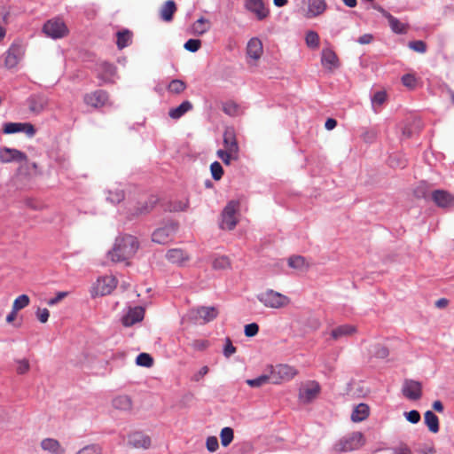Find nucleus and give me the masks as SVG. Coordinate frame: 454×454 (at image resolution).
Segmentation results:
<instances>
[{
    "mask_svg": "<svg viewBox=\"0 0 454 454\" xmlns=\"http://www.w3.org/2000/svg\"><path fill=\"white\" fill-rule=\"evenodd\" d=\"M139 247L136 237L132 235H120L116 238L114 247L108 252V257L113 262H124L131 258Z\"/></svg>",
    "mask_w": 454,
    "mask_h": 454,
    "instance_id": "f257e3e1",
    "label": "nucleus"
},
{
    "mask_svg": "<svg viewBox=\"0 0 454 454\" xmlns=\"http://www.w3.org/2000/svg\"><path fill=\"white\" fill-rule=\"evenodd\" d=\"M365 443V438L361 432L348 433L340 437L334 444V450L338 452H348L360 449Z\"/></svg>",
    "mask_w": 454,
    "mask_h": 454,
    "instance_id": "f03ea898",
    "label": "nucleus"
},
{
    "mask_svg": "<svg viewBox=\"0 0 454 454\" xmlns=\"http://www.w3.org/2000/svg\"><path fill=\"white\" fill-rule=\"evenodd\" d=\"M256 298L266 308L276 309L284 308L290 302V299L287 296L272 289L258 294Z\"/></svg>",
    "mask_w": 454,
    "mask_h": 454,
    "instance_id": "7ed1b4c3",
    "label": "nucleus"
},
{
    "mask_svg": "<svg viewBox=\"0 0 454 454\" xmlns=\"http://www.w3.org/2000/svg\"><path fill=\"white\" fill-rule=\"evenodd\" d=\"M268 371L270 383L276 385L291 380L298 373V371L294 367L284 364L270 365Z\"/></svg>",
    "mask_w": 454,
    "mask_h": 454,
    "instance_id": "20e7f679",
    "label": "nucleus"
},
{
    "mask_svg": "<svg viewBox=\"0 0 454 454\" xmlns=\"http://www.w3.org/2000/svg\"><path fill=\"white\" fill-rule=\"evenodd\" d=\"M117 284L118 281L113 275L99 277L91 288V295L94 297L110 294Z\"/></svg>",
    "mask_w": 454,
    "mask_h": 454,
    "instance_id": "39448f33",
    "label": "nucleus"
},
{
    "mask_svg": "<svg viewBox=\"0 0 454 454\" xmlns=\"http://www.w3.org/2000/svg\"><path fill=\"white\" fill-rule=\"evenodd\" d=\"M321 390L320 385L316 380H308L302 383L299 388V400L302 403H309L315 400Z\"/></svg>",
    "mask_w": 454,
    "mask_h": 454,
    "instance_id": "423d86ee",
    "label": "nucleus"
},
{
    "mask_svg": "<svg viewBox=\"0 0 454 454\" xmlns=\"http://www.w3.org/2000/svg\"><path fill=\"white\" fill-rule=\"evenodd\" d=\"M239 204L237 201L231 200L230 201L226 207H224L222 213V221L220 223V227L223 230H232L238 221L236 217V213L239 210Z\"/></svg>",
    "mask_w": 454,
    "mask_h": 454,
    "instance_id": "0eeeda50",
    "label": "nucleus"
},
{
    "mask_svg": "<svg viewBox=\"0 0 454 454\" xmlns=\"http://www.w3.org/2000/svg\"><path fill=\"white\" fill-rule=\"evenodd\" d=\"M43 31L47 36L52 39H59L67 35L68 29L64 21L57 18L48 20L44 24Z\"/></svg>",
    "mask_w": 454,
    "mask_h": 454,
    "instance_id": "6e6552de",
    "label": "nucleus"
},
{
    "mask_svg": "<svg viewBox=\"0 0 454 454\" xmlns=\"http://www.w3.org/2000/svg\"><path fill=\"white\" fill-rule=\"evenodd\" d=\"M177 230L175 223H169L163 227L156 229L152 235V240L158 244L168 243Z\"/></svg>",
    "mask_w": 454,
    "mask_h": 454,
    "instance_id": "1a4fd4ad",
    "label": "nucleus"
},
{
    "mask_svg": "<svg viewBox=\"0 0 454 454\" xmlns=\"http://www.w3.org/2000/svg\"><path fill=\"white\" fill-rule=\"evenodd\" d=\"M24 55L23 46L20 43H13L5 53L4 66L7 68L15 67L21 60Z\"/></svg>",
    "mask_w": 454,
    "mask_h": 454,
    "instance_id": "9d476101",
    "label": "nucleus"
},
{
    "mask_svg": "<svg viewBox=\"0 0 454 454\" xmlns=\"http://www.w3.org/2000/svg\"><path fill=\"white\" fill-rule=\"evenodd\" d=\"M217 314L218 312L215 307H200L192 309L189 312V317L194 321L201 319L204 323H207L215 319Z\"/></svg>",
    "mask_w": 454,
    "mask_h": 454,
    "instance_id": "9b49d317",
    "label": "nucleus"
},
{
    "mask_svg": "<svg viewBox=\"0 0 454 454\" xmlns=\"http://www.w3.org/2000/svg\"><path fill=\"white\" fill-rule=\"evenodd\" d=\"M403 395L410 400H418L422 395V385L413 380H405L402 388Z\"/></svg>",
    "mask_w": 454,
    "mask_h": 454,
    "instance_id": "f8f14e48",
    "label": "nucleus"
},
{
    "mask_svg": "<svg viewBox=\"0 0 454 454\" xmlns=\"http://www.w3.org/2000/svg\"><path fill=\"white\" fill-rule=\"evenodd\" d=\"M26 159L27 155L20 150L8 147L0 149V161L2 163L20 162L26 160Z\"/></svg>",
    "mask_w": 454,
    "mask_h": 454,
    "instance_id": "ddd939ff",
    "label": "nucleus"
},
{
    "mask_svg": "<svg viewBox=\"0 0 454 454\" xmlns=\"http://www.w3.org/2000/svg\"><path fill=\"white\" fill-rule=\"evenodd\" d=\"M245 7L247 11L254 13L259 20L266 19L269 10L265 7L262 0H245Z\"/></svg>",
    "mask_w": 454,
    "mask_h": 454,
    "instance_id": "4468645a",
    "label": "nucleus"
},
{
    "mask_svg": "<svg viewBox=\"0 0 454 454\" xmlns=\"http://www.w3.org/2000/svg\"><path fill=\"white\" fill-rule=\"evenodd\" d=\"M107 100V93L101 90H96L90 94H86L84 97L85 104L96 108L105 106Z\"/></svg>",
    "mask_w": 454,
    "mask_h": 454,
    "instance_id": "2eb2a0df",
    "label": "nucleus"
},
{
    "mask_svg": "<svg viewBox=\"0 0 454 454\" xmlns=\"http://www.w3.org/2000/svg\"><path fill=\"white\" fill-rule=\"evenodd\" d=\"M145 316V310L142 307L137 306L129 309L127 313L122 317V324L125 326H131L134 324L143 320Z\"/></svg>",
    "mask_w": 454,
    "mask_h": 454,
    "instance_id": "dca6fc26",
    "label": "nucleus"
},
{
    "mask_svg": "<svg viewBox=\"0 0 454 454\" xmlns=\"http://www.w3.org/2000/svg\"><path fill=\"white\" fill-rule=\"evenodd\" d=\"M327 9L325 0H308L307 18H315L323 14Z\"/></svg>",
    "mask_w": 454,
    "mask_h": 454,
    "instance_id": "f3484780",
    "label": "nucleus"
},
{
    "mask_svg": "<svg viewBox=\"0 0 454 454\" xmlns=\"http://www.w3.org/2000/svg\"><path fill=\"white\" fill-rule=\"evenodd\" d=\"M434 203L441 207H448L454 204V197L443 190H436L432 193Z\"/></svg>",
    "mask_w": 454,
    "mask_h": 454,
    "instance_id": "a211bd4d",
    "label": "nucleus"
},
{
    "mask_svg": "<svg viewBox=\"0 0 454 454\" xmlns=\"http://www.w3.org/2000/svg\"><path fill=\"white\" fill-rule=\"evenodd\" d=\"M262 43L259 38L253 37L248 41L247 45V54L248 58L256 61L262 57Z\"/></svg>",
    "mask_w": 454,
    "mask_h": 454,
    "instance_id": "6ab92c4d",
    "label": "nucleus"
},
{
    "mask_svg": "<svg viewBox=\"0 0 454 454\" xmlns=\"http://www.w3.org/2000/svg\"><path fill=\"white\" fill-rule=\"evenodd\" d=\"M321 64L330 71L336 69L339 67V60L334 51L331 49H324L322 51Z\"/></svg>",
    "mask_w": 454,
    "mask_h": 454,
    "instance_id": "aec40b11",
    "label": "nucleus"
},
{
    "mask_svg": "<svg viewBox=\"0 0 454 454\" xmlns=\"http://www.w3.org/2000/svg\"><path fill=\"white\" fill-rule=\"evenodd\" d=\"M41 448L51 454H65L66 449L53 438H45L41 442Z\"/></svg>",
    "mask_w": 454,
    "mask_h": 454,
    "instance_id": "412c9836",
    "label": "nucleus"
},
{
    "mask_svg": "<svg viewBox=\"0 0 454 454\" xmlns=\"http://www.w3.org/2000/svg\"><path fill=\"white\" fill-rule=\"evenodd\" d=\"M129 444L137 449H148L151 445V439L140 432H135L129 435Z\"/></svg>",
    "mask_w": 454,
    "mask_h": 454,
    "instance_id": "4be33fe9",
    "label": "nucleus"
},
{
    "mask_svg": "<svg viewBox=\"0 0 454 454\" xmlns=\"http://www.w3.org/2000/svg\"><path fill=\"white\" fill-rule=\"evenodd\" d=\"M48 106V98L43 95H35L28 98V107L35 114L42 113Z\"/></svg>",
    "mask_w": 454,
    "mask_h": 454,
    "instance_id": "5701e85b",
    "label": "nucleus"
},
{
    "mask_svg": "<svg viewBox=\"0 0 454 454\" xmlns=\"http://www.w3.org/2000/svg\"><path fill=\"white\" fill-rule=\"evenodd\" d=\"M210 28V20L204 17H200L191 26V34L195 35H202L209 31Z\"/></svg>",
    "mask_w": 454,
    "mask_h": 454,
    "instance_id": "b1692460",
    "label": "nucleus"
},
{
    "mask_svg": "<svg viewBox=\"0 0 454 454\" xmlns=\"http://www.w3.org/2000/svg\"><path fill=\"white\" fill-rule=\"evenodd\" d=\"M384 16L387 18L389 27L395 34H405L407 31V25L401 22L397 18L394 17L387 12H384Z\"/></svg>",
    "mask_w": 454,
    "mask_h": 454,
    "instance_id": "393cba45",
    "label": "nucleus"
},
{
    "mask_svg": "<svg viewBox=\"0 0 454 454\" xmlns=\"http://www.w3.org/2000/svg\"><path fill=\"white\" fill-rule=\"evenodd\" d=\"M176 11V6L174 1L168 0L161 6L160 11V19L164 21L169 22L173 20V14Z\"/></svg>",
    "mask_w": 454,
    "mask_h": 454,
    "instance_id": "a878e982",
    "label": "nucleus"
},
{
    "mask_svg": "<svg viewBox=\"0 0 454 454\" xmlns=\"http://www.w3.org/2000/svg\"><path fill=\"white\" fill-rule=\"evenodd\" d=\"M20 165L18 168L19 174L25 176L38 174V166L35 162H30L27 158L26 160L20 161Z\"/></svg>",
    "mask_w": 454,
    "mask_h": 454,
    "instance_id": "bb28decb",
    "label": "nucleus"
},
{
    "mask_svg": "<svg viewBox=\"0 0 454 454\" xmlns=\"http://www.w3.org/2000/svg\"><path fill=\"white\" fill-rule=\"evenodd\" d=\"M424 422L430 432L434 434L438 433L439 419L432 411H427L425 412Z\"/></svg>",
    "mask_w": 454,
    "mask_h": 454,
    "instance_id": "cd10ccee",
    "label": "nucleus"
},
{
    "mask_svg": "<svg viewBox=\"0 0 454 454\" xmlns=\"http://www.w3.org/2000/svg\"><path fill=\"white\" fill-rule=\"evenodd\" d=\"M166 257L170 262L176 264H181L188 259L186 253L179 248L168 250Z\"/></svg>",
    "mask_w": 454,
    "mask_h": 454,
    "instance_id": "c85d7f7f",
    "label": "nucleus"
},
{
    "mask_svg": "<svg viewBox=\"0 0 454 454\" xmlns=\"http://www.w3.org/2000/svg\"><path fill=\"white\" fill-rule=\"evenodd\" d=\"M112 405L114 409L128 411L132 408V402L128 395H118L113 399Z\"/></svg>",
    "mask_w": 454,
    "mask_h": 454,
    "instance_id": "c756f323",
    "label": "nucleus"
},
{
    "mask_svg": "<svg viewBox=\"0 0 454 454\" xmlns=\"http://www.w3.org/2000/svg\"><path fill=\"white\" fill-rule=\"evenodd\" d=\"M369 416V407L365 403L356 406L351 413V419L354 422H361Z\"/></svg>",
    "mask_w": 454,
    "mask_h": 454,
    "instance_id": "7c9ffc66",
    "label": "nucleus"
},
{
    "mask_svg": "<svg viewBox=\"0 0 454 454\" xmlns=\"http://www.w3.org/2000/svg\"><path fill=\"white\" fill-rule=\"evenodd\" d=\"M356 332V327L351 325H343L336 327L331 333V336L334 340L340 339L342 337L349 336Z\"/></svg>",
    "mask_w": 454,
    "mask_h": 454,
    "instance_id": "2f4dec72",
    "label": "nucleus"
},
{
    "mask_svg": "<svg viewBox=\"0 0 454 454\" xmlns=\"http://www.w3.org/2000/svg\"><path fill=\"white\" fill-rule=\"evenodd\" d=\"M223 144L225 150L231 153H239V145L235 136L231 130H226L223 134Z\"/></svg>",
    "mask_w": 454,
    "mask_h": 454,
    "instance_id": "473e14b6",
    "label": "nucleus"
},
{
    "mask_svg": "<svg viewBox=\"0 0 454 454\" xmlns=\"http://www.w3.org/2000/svg\"><path fill=\"white\" fill-rule=\"evenodd\" d=\"M192 108L190 101L185 100L177 107L170 109L168 115L170 118L177 120Z\"/></svg>",
    "mask_w": 454,
    "mask_h": 454,
    "instance_id": "72a5a7b5",
    "label": "nucleus"
},
{
    "mask_svg": "<svg viewBox=\"0 0 454 454\" xmlns=\"http://www.w3.org/2000/svg\"><path fill=\"white\" fill-rule=\"evenodd\" d=\"M117 46L119 49H123L125 47H127L130 42H131V33L130 31L125 29V30H122V31H119L117 32Z\"/></svg>",
    "mask_w": 454,
    "mask_h": 454,
    "instance_id": "f704fd0d",
    "label": "nucleus"
},
{
    "mask_svg": "<svg viewBox=\"0 0 454 454\" xmlns=\"http://www.w3.org/2000/svg\"><path fill=\"white\" fill-rule=\"evenodd\" d=\"M246 383L251 387H260L267 383H270V378L269 373H265L255 379L247 380Z\"/></svg>",
    "mask_w": 454,
    "mask_h": 454,
    "instance_id": "c9c22d12",
    "label": "nucleus"
},
{
    "mask_svg": "<svg viewBox=\"0 0 454 454\" xmlns=\"http://www.w3.org/2000/svg\"><path fill=\"white\" fill-rule=\"evenodd\" d=\"M234 433L231 427H226L221 430L220 439L223 447H227L233 440Z\"/></svg>",
    "mask_w": 454,
    "mask_h": 454,
    "instance_id": "e433bc0d",
    "label": "nucleus"
},
{
    "mask_svg": "<svg viewBox=\"0 0 454 454\" xmlns=\"http://www.w3.org/2000/svg\"><path fill=\"white\" fill-rule=\"evenodd\" d=\"M288 265L291 268H294L296 270H302L308 267L305 258L302 256H300V255L290 257L288 260Z\"/></svg>",
    "mask_w": 454,
    "mask_h": 454,
    "instance_id": "4c0bfd02",
    "label": "nucleus"
},
{
    "mask_svg": "<svg viewBox=\"0 0 454 454\" xmlns=\"http://www.w3.org/2000/svg\"><path fill=\"white\" fill-rule=\"evenodd\" d=\"M212 266L215 270H225L231 266V262L227 256H216L213 259Z\"/></svg>",
    "mask_w": 454,
    "mask_h": 454,
    "instance_id": "58836bf2",
    "label": "nucleus"
},
{
    "mask_svg": "<svg viewBox=\"0 0 454 454\" xmlns=\"http://www.w3.org/2000/svg\"><path fill=\"white\" fill-rule=\"evenodd\" d=\"M306 44L311 49H317L319 46V35L315 31H308L305 36Z\"/></svg>",
    "mask_w": 454,
    "mask_h": 454,
    "instance_id": "ea45409f",
    "label": "nucleus"
},
{
    "mask_svg": "<svg viewBox=\"0 0 454 454\" xmlns=\"http://www.w3.org/2000/svg\"><path fill=\"white\" fill-rule=\"evenodd\" d=\"M157 200L154 197H152L148 202L143 203L142 206L136 209L135 215H139L149 213L153 208Z\"/></svg>",
    "mask_w": 454,
    "mask_h": 454,
    "instance_id": "a19ab883",
    "label": "nucleus"
},
{
    "mask_svg": "<svg viewBox=\"0 0 454 454\" xmlns=\"http://www.w3.org/2000/svg\"><path fill=\"white\" fill-rule=\"evenodd\" d=\"M24 123L20 122H7L4 124L3 131L5 134H14L17 132H22Z\"/></svg>",
    "mask_w": 454,
    "mask_h": 454,
    "instance_id": "79ce46f5",
    "label": "nucleus"
},
{
    "mask_svg": "<svg viewBox=\"0 0 454 454\" xmlns=\"http://www.w3.org/2000/svg\"><path fill=\"white\" fill-rule=\"evenodd\" d=\"M136 364L139 366L151 367L153 364V357L147 353H140L136 358Z\"/></svg>",
    "mask_w": 454,
    "mask_h": 454,
    "instance_id": "37998d69",
    "label": "nucleus"
},
{
    "mask_svg": "<svg viewBox=\"0 0 454 454\" xmlns=\"http://www.w3.org/2000/svg\"><path fill=\"white\" fill-rule=\"evenodd\" d=\"M29 304V297L27 294H21L18 296L12 304L14 310H20L26 308Z\"/></svg>",
    "mask_w": 454,
    "mask_h": 454,
    "instance_id": "c03bdc74",
    "label": "nucleus"
},
{
    "mask_svg": "<svg viewBox=\"0 0 454 454\" xmlns=\"http://www.w3.org/2000/svg\"><path fill=\"white\" fill-rule=\"evenodd\" d=\"M168 91L176 94H179L185 89V83L178 79L173 80L168 84Z\"/></svg>",
    "mask_w": 454,
    "mask_h": 454,
    "instance_id": "a18cd8bd",
    "label": "nucleus"
},
{
    "mask_svg": "<svg viewBox=\"0 0 454 454\" xmlns=\"http://www.w3.org/2000/svg\"><path fill=\"white\" fill-rule=\"evenodd\" d=\"M124 199V192L121 189L109 190L107 200L112 203H119Z\"/></svg>",
    "mask_w": 454,
    "mask_h": 454,
    "instance_id": "49530a36",
    "label": "nucleus"
},
{
    "mask_svg": "<svg viewBox=\"0 0 454 454\" xmlns=\"http://www.w3.org/2000/svg\"><path fill=\"white\" fill-rule=\"evenodd\" d=\"M210 171H211L212 177L216 181L220 180L223 175V167L218 161H214L210 165Z\"/></svg>",
    "mask_w": 454,
    "mask_h": 454,
    "instance_id": "de8ad7c7",
    "label": "nucleus"
},
{
    "mask_svg": "<svg viewBox=\"0 0 454 454\" xmlns=\"http://www.w3.org/2000/svg\"><path fill=\"white\" fill-rule=\"evenodd\" d=\"M371 353L378 358H386L389 354L388 349L380 344L373 346Z\"/></svg>",
    "mask_w": 454,
    "mask_h": 454,
    "instance_id": "09e8293b",
    "label": "nucleus"
},
{
    "mask_svg": "<svg viewBox=\"0 0 454 454\" xmlns=\"http://www.w3.org/2000/svg\"><path fill=\"white\" fill-rule=\"evenodd\" d=\"M184 47L190 52H196L201 47V41L199 39H189L185 42Z\"/></svg>",
    "mask_w": 454,
    "mask_h": 454,
    "instance_id": "8fccbe9b",
    "label": "nucleus"
},
{
    "mask_svg": "<svg viewBox=\"0 0 454 454\" xmlns=\"http://www.w3.org/2000/svg\"><path fill=\"white\" fill-rule=\"evenodd\" d=\"M75 454H101V449L98 445L90 444V445L84 446L80 450H78Z\"/></svg>",
    "mask_w": 454,
    "mask_h": 454,
    "instance_id": "3c124183",
    "label": "nucleus"
},
{
    "mask_svg": "<svg viewBox=\"0 0 454 454\" xmlns=\"http://www.w3.org/2000/svg\"><path fill=\"white\" fill-rule=\"evenodd\" d=\"M409 48L414 51L425 53L427 51V44L421 40L411 41L409 43Z\"/></svg>",
    "mask_w": 454,
    "mask_h": 454,
    "instance_id": "603ef678",
    "label": "nucleus"
},
{
    "mask_svg": "<svg viewBox=\"0 0 454 454\" xmlns=\"http://www.w3.org/2000/svg\"><path fill=\"white\" fill-rule=\"evenodd\" d=\"M30 368L29 362L27 359H20L16 361V372L19 374H25Z\"/></svg>",
    "mask_w": 454,
    "mask_h": 454,
    "instance_id": "864d4df0",
    "label": "nucleus"
},
{
    "mask_svg": "<svg viewBox=\"0 0 454 454\" xmlns=\"http://www.w3.org/2000/svg\"><path fill=\"white\" fill-rule=\"evenodd\" d=\"M216 154L218 158L221 159L225 165H230L232 155H236L237 153H231L228 150H218L216 152Z\"/></svg>",
    "mask_w": 454,
    "mask_h": 454,
    "instance_id": "5fc2aeb1",
    "label": "nucleus"
},
{
    "mask_svg": "<svg viewBox=\"0 0 454 454\" xmlns=\"http://www.w3.org/2000/svg\"><path fill=\"white\" fill-rule=\"evenodd\" d=\"M223 110L226 114L235 116L238 114L239 106L234 102H227L223 105Z\"/></svg>",
    "mask_w": 454,
    "mask_h": 454,
    "instance_id": "6e6d98bb",
    "label": "nucleus"
},
{
    "mask_svg": "<svg viewBox=\"0 0 454 454\" xmlns=\"http://www.w3.org/2000/svg\"><path fill=\"white\" fill-rule=\"evenodd\" d=\"M236 352V348L233 346L231 340L227 338L223 347V355L225 357H231Z\"/></svg>",
    "mask_w": 454,
    "mask_h": 454,
    "instance_id": "4d7b16f0",
    "label": "nucleus"
},
{
    "mask_svg": "<svg viewBox=\"0 0 454 454\" xmlns=\"http://www.w3.org/2000/svg\"><path fill=\"white\" fill-rule=\"evenodd\" d=\"M206 446L208 451L215 452L218 447V440L215 436H208L206 441Z\"/></svg>",
    "mask_w": 454,
    "mask_h": 454,
    "instance_id": "13d9d810",
    "label": "nucleus"
},
{
    "mask_svg": "<svg viewBox=\"0 0 454 454\" xmlns=\"http://www.w3.org/2000/svg\"><path fill=\"white\" fill-rule=\"evenodd\" d=\"M245 335L247 337H254L259 332V326L255 323H251L247 325H245Z\"/></svg>",
    "mask_w": 454,
    "mask_h": 454,
    "instance_id": "bf43d9fd",
    "label": "nucleus"
},
{
    "mask_svg": "<svg viewBox=\"0 0 454 454\" xmlns=\"http://www.w3.org/2000/svg\"><path fill=\"white\" fill-rule=\"evenodd\" d=\"M404 417L411 424H417L420 420V414L416 410L404 412Z\"/></svg>",
    "mask_w": 454,
    "mask_h": 454,
    "instance_id": "052dcab7",
    "label": "nucleus"
},
{
    "mask_svg": "<svg viewBox=\"0 0 454 454\" xmlns=\"http://www.w3.org/2000/svg\"><path fill=\"white\" fill-rule=\"evenodd\" d=\"M209 369L207 365L202 366L197 372H195L192 377V380L195 382H199L202 380V378L207 374Z\"/></svg>",
    "mask_w": 454,
    "mask_h": 454,
    "instance_id": "680f3d73",
    "label": "nucleus"
},
{
    "mask_svg": "<svg viewBox=\"0 0 454 454\" xmlns=\"http://www.w3.org/2000/svg\"><path fill=\"white\" fill-rule=\"evenodd\" d=\"M36 317L41 323H46L50 317V312L47 309H38L36 310Z\"/></svg>",
    "mask_w": 454,
    "mask_h": 454,
    "instance_id": "e2e57ef3",
    "label": "nucleus"
},
{
    "mask_svg": "<svg viewBox=\"0 0 454 454\" xmlns=\"http://www.w3.org/2000/svg\"><path fill=\"white\" fill-rule=\"evenodd\" d=\"M402 82L404 86L408 88H413L416 83V79L414 75L407 74L402 77Z\"/></svg>",
    "mask_w": 454,
    "mask_h": 454,
    "instance_id": "0e129e2a",
    "label": "nucleus"
},
{
    "mask_svg": "<svg viewBox=\"0 0 454 454\" xmlns=\"http://www.w3.org/2000/svg\"><path fill=\"white\" fill-rule=\"evenodd\" d=\"M67 292H59L55 297L51 298L47 301V304L49 306H54L57 303H59L60 301H62L65 297H67Z\"/></svg>",
    "mask_w": 454,
    "mask_h": 454,
    "instance_id": "69168bd1",
    "label": "nucleus"
},
{
    "mask_svg": "<svg viewBox=\"0 0 454 454\" xmlns=\"http://www.w3.org/2000/svg\"><path fill=\"white\" fill-rule=\"evenodd\" d=\"M386 100V93L384 91H378L374 94L372 99V102L373 105L375 104H378V105H381L385 102Z\"/></svg>",
    "mask_w": 454,
    "mask_h": 454,
    "instance_id": "338daca9",
    "label": "nucleus"
},
{
    "mask_svg": "<svg viewBox=\"0 0 454 454\" xmlns=\"http://www.w3.org/2000/svg\"><path fill=\"white\" fill-rule=\"evenodd\" d=\"M188 207V200L175 202L171 207L172 211H184Z\"/></svg>",
    "mask_w": 454,
    "mask_h": 454,
    "instance_id": "774afa93",
    "label": "nucleus"
}]
</instances>
